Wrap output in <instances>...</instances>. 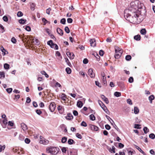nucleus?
<instances>
[{"instance_id": "1", "label": "nucleus", "mask_w": 155, "mask_h": 155, "mask_svg": "<svg viewBox=\"0 0 155 155\" xmlns=\"http://www.w3.org/2000/svg\"><path fill=\"white\" fill-rule=\"evenodd\" d=\"M131 6L128 9V11L130 12V13H125L124 16L127 20L130 22H136L139 16V15L137 12V6L133 3H131Z\"/></svg>"}, {"instance_id": "2", "label": "nucleus", "mask_w": 155, "mask_h": 155, "mask_svg": "<svg viewBox=\"0 0 155 155\" xmlns=\"http://www.w3.org/2000/svg\"><path fill=\"white\" fill-rule=\"evenodd\" d=\"M59 149L56 147H51L47 148L48 153H50L52 155H56L58 153Z\"/></svg>"}, {"instance_id": "3", "label": "nucleus", "mask_w": 155, "mask_h": 155, "mask_svg": "<svg viewBox=\"0 0 155 155\" xmlns=\"http://www.w3.org/2000/svg\"><path fill=\"white\" fill-rule=\"evenodd\" d=\"M115 51L116 54L114 55V57L116 59H119L122 55L123 52V50L117 47L115 48Z\"/></svg>"}, {"instance_id": "4", "label": "nucleus", "mask_w": 155, "mask_h": 155, "mask_svg": "<svg viewBox=\"0 0 155 155\" xmlns=\"http://www.w3.org/2000/svg\"><path fill=\"white\" fill-rule=\"evenodd\" d=\"M48 44L50 45L51 48L54 49L56 50H58V47L57 45L56 44L53 43L52 40H50L47 42Z\"/></svg>"}, {"instance_id": "5", "label": "nucleus", "mask_w": 155, "mask_h": 155, "mask_svg": "<svg viewBox=\"0 0 155 155\" xmlns=\"http://www.w3.org/2000/svg\"><path fill=\"white\" fill-rule=\"evenodd\" d=\"M56 106L54 103H51L49 106V109L51 112H53Z\"/></svg>"}, {"instance_id": "6", "label": "nucleus", "mask_w": 155, "mask_h": 155, "mask_svg": "<svg viewBox=\"0 0 155 155\" xmlns=\"http://www.w3.org/2000/svg\"><path fill=\"white\" fill-rule=\"evenodd\" d=\"M89 126L90 129L93 131H97L98 130V128L95 125L90 124Z\"/></svg>"}, {"instance_id": "7", "label": "nucleus", "mask_w": 155, "mask_h": 155, "mask_svg": "<svg viewBox=\"0 0 155 155\" xmlns=\"http://www.w3.org/2000/svg\"><path fill=\"white\" fill-rule=\"evenodd\" d=\"M88 74L90 75L91 78H94V74L93 73V70L91 68H90L89 69Z\"/></svg>"}, {"instance_id": "8", "label": "nucleus", "mask_w": 155, "mask_h": 155, "mask_svg": "<svg viewBox=\"0 0 155 155\" xmlns=\"http://www.w3.org/2000/svg\"><path fill=\"white\" fill-rule=\"evenodd\" d=\"M66 54L71 59H73L74 58V55L73 53L68 52L66 53Z\"/></svg>"}, {"instance_id": "9", "label": "nucleus", "mask_w": 155, "mask_h": 155, "mask_svg": "<svg viewBox=\"0 0 155 155\" xmlns=\"http://www.w3.org/2000/svg\"><path fill=\"white\" fill-rule=\"evenodd\" d=\"M91 45L92 47H94L96 46V43L95 39H91L90 41Z\"/></svg>"}, {"instance_id": "10", "label": "nucleus", "mask_w": 155, "mask_h": 155, "mask_svg": "<svg viewBox=\"0 0 155 155\" xmlns=\"http://www.w3.org/2000/svg\"><path fill=\"white\" fill-rule=\"evenodd\" d=\"M1 50L3 52L2 54L3 55H5L6 54H8V52L5 49L3 46H2L1 48Z\"/></svg>"}, {"instance_id": "11", "label": "nucleus", "mask_w": 155, "mask_h": 155, "mask_svg": "<svg viewBox=\"0 0 155 155\" xmlns=\"http://www.w3.org/2000/svg\"><path fill=\"white\" fill-rule=\"evenodd\" d=\"M101 98L105 101L107 104L109 103L108 99L106 98L104 95H101Z\"/></svg>"}, {"instance_id": "12", "label": "nucleus", "mask_w": 155, "mask_h": 155, "mask_svg": "<svg viewBox=\"0 0 155 155\" xmlns=\"http://www.w3.org/2000/svg\"><path fill=\"white\" fill-rule=\"evenodd\" d=\"M21 128L24 131L27 129V126L25 123H21Z\"/></svg>"}, {"instance_id": "13", "label": "nucleus", "mask_w": 155, "mask_h": 155, "mask_svg": "<svg viewBox=\"0 0 155 155\" xmlns=\"http://www.w3.org/2000/svg\"><path fill=\"white\" fill-rule=\"evenodd\" d=\"M57 31L58 33L60 35H63V31L59 28H58L57 29Z\"/></svg>"}, {"instance_id": "14", "label": "nucleus", "mask_w": 155, "mask_h": 155, "mask_svg": "<svg viewBox=\"0 0 155 155\" xmlns=\"http://www.w3.org/2000/svg\"><path fill=\"white\" fill-rule=\"evenodd\" d=\"M66 118L68 120H71L73 118V116L72 114H68L66 117Z\"/></svg>"}, {"instance_id": "15", "label": "nucleus", "mask_w": 155, "mask_h": 155, "mask_svg": "<svg viewBox=\"0 0 155 155\" xmlns=\"http://www.w3.org/2000/svg\"><path fill=\"white\" fill-rule=\"evenodd\" d=\"M107 149L109 150V151L111 152L112 153V152L114 153H115V148L114 146H112V148H107Z\"/></svg>"}, {"instance_id": "16", "label": "nucleus", "mask_w": 155, "mask_h": 155, "mask_svg": "<svg viewBox=\"0 0 155 155\" xmlns=\"http://www.w3.org/2000/svg\"><path fill=\"white\" fill-rule=\"evenodd\" d=\"M7 124V120L6 119H4L2 121V125L3 127L5 128L6 125Z\"/></svg>"}, {"instance_id": "17", "label": "nucleus", "mask_w": 155, "mask_h": 155, "mask_svg": "<svg viewBox=\"0 0 155 155\" xmlns=\"http://www.w3.org/2000/svg\"><path fill=\"white\" fill-rule=\"evenodd\" d=\"M148 98L150 103H152V101L154 99L155 97L153 95H151Z\"/></svg>"}, {"instance_id": "18", "label": "nucleus", "mask_w": 155, "mask_h": 155, "mask_svg": "<svg viewBox=\"0 0 155 155\" xmlns=\"http://www.w3.org/2000/svg\"><path fill=\"white\" fill-rule=\"evenodd\" d=\"M139 111V110L138 108L137 107H134V112L135 114H138Z\"/></svg>"}, {"instance_id": "19", "label": "nucleus", "mask_w": 155, "mask_h": 155, "mask_svg": "<svg viewBox=\"0 0 155 155\" xmlns=\"http://www.w3.org/2000/svg\"><path fill=\"white\" fill-rule=\"evenodd\" d=\"M5 73L3 71H0V78H5Z\"/></svg>"}, {"instance_id": "20", "label": "nucleus", "mask_w": 155, "mask_h": 155, "mask_svg": "<svg viewBox=\"0 0 155 155\" xmlns=\"http://www.w3.org/2000/svg\"><path fill=\"white\" fill-rule=\"evenodd\" d=\"M136 148L139 150V151L144 155H146L145 153L139 147L136 146Z\"/></svg>"}, {"instance_id": "21", "label": "nucleus", "mask_w": 155, "mask_h": 155, "mask_svg": "<svg viewBox=\"0 0 155 155\" xmlns=\"http://www.w3.org/2000/svg\"><path fill=\"white\" fill-rule=\"evenodd\" d=\"M60 97L61 99L64 101L66 100V99L67 98L66 95L63 93L61 94V95Z\"/></svg>"}, {"instance_id": "22", "label": "nucleus", "mask_w": 155, "mask_h": 155, "mask_svg": "<svg viewBox=\"0 0 155 155\" xmlns=\"http://www.w3.org/2000/svg\"><path fill=\"white\" fill-rule=\"evenodd\" d=\"M134 39L137 41H139L140 39V36L139 35H135L134 37Z\"/></svg>"}, {"instance_id": "23", "label": "nucleus", "mask_w": 155, "mask_h": 155, "mask_svg": "<svg viewBox=\"0 0 155 155\" xmlns=\"http://www.w3.org/2000/svg\"><path fill=\"white\" fill-rule=\"evenodd\" d=\"M77 106L78 107H81L83 106V103L81 101H78L77 103Z\"/></svg>"}, {"instance_id": "24", "label": "nucleus", "mask_w": 155, "mask_h": 155, "mask_svg": "<svg viewBox=\"0 0 155 155\" xmlns=\"http://www.w3.org/2000/svg\"><path fill=\"white\" fill-rule=\"evenodd\" d=\"M38 41V39H33L31 41L32 43H34L35 44H36L38 45L39 44Z\"/></svg>"}, {"instance_id": "25", "label": "nucleus", "mask_w": 155, "mask_h": 155, "mask_svg": "<svg viewBox=\"0 0 155 155\" xmlns=\"http://www.w3.org/2000/svg\"><path fill=\"white\" fill-rule=\"evenodd\" d=\"M141 34L143 35H145L146 33V31L145 28L142 29L140 31Z\"/></svg>"}, {"instance_id": "26", "label": "nucleus", "mask_w": 155, "mask_h": 155, "mask_svg": "<svg viewBox=\"0 0 155 155\" xmlns=\"http://www.w3.org/2000/svg\"><path fill=\"white\" fill-rule=\"evenodd\" d=\"M74 140L72 139H69L68 140V143L69 145H71L74 143Z\"/></svg>"}, {"instance_id": "27", "label": "nucleus", "mask_w": 155, "mask_h": 155, "mask_svg": "<svg viewBox=\"0 0 155 155\" xmlns=\"http://www.w3.org/2000/svg\"><path fill=\"white\" fill-rule=\"evenodd\" d=\"M35 4L34 3H32L31 4V10L34 11L35 9Z\"/></svg>"}, {"instance_id": "28", "label": "nucleus", "mask_w": 155, "mask_h": 155, "mask_svg": "<svg viewBox=\"0 0 155 155\" xmlns=\"http://www.w3.org/2000/svg\"><path fill=\"white\" fill-rule=\"evenodd\" d=\"M9 65L8 64L5 63L4 65V68L5 69H8L9 68Z\"/></svg>"}, {"instance_id": "29", "label": "nucleus", "mask_w": 155, "mask_h": 155, "mask_svg": "<svg viewBox=\"0 0 155 155\" xmlns=\"http://www.w3.org/2000/svg\"><path fill=\"white\" fill-rule=\"evenodd\" d=\"M114 95L116 97H119L121 96V94L120 92H116L114 93Z\"/></svg>"}, {"instance_id": "30", "label": "nucleus", "mask_w": 155, "mask_h": 155, "mask_svg": "<svg viewBox=\"0 0 155 155\" xmlns=\"http://www.w3.org/2000/svg\"><path fill=\"white\" fill-rule=\"evenodd\" d=\"M26 21V19H21L19 20V22L20 24H24Z\"/></svg>"}, {"instance_id": "31", "label": "nucleus", "mask_w": 155, "mask_h": 155, "mask_svg": "<svg viewBox=\"0 0 155 155\" xmlns=\"http://www.w3.org/2000/svg\"><path fill=\"white\" fill-rule=\"evenodd\" d=\"M67 137H64L62 138L61 142L62 143H65L67 141Z\"/></svg>"}, {"instance_id": "32", "label": "nucleus", "mask_w": 155, "mask_h": 155, "mask_svg": "<svg viewBox=\"0 0 155 155\" xmlns=\"http://www.w3.org/2000/svg\"><path fill=\"white\" fill-rule=\"evenodd\" d=\"M90 120H95V117L93 114H91L90 115Z\"/></svg>"}, {"instance_id": "33", "label": "nucleus", "mask_w": 155, "mask_h": 155, "mask_svg": "<svg viewBox=\"0 0 155 155\" xmlns=\"http://www.w3.org/2000/svg\"><path fill=\"white\" fill-rule=\"evenodd\" d=\"M143 130L145 134H147L149 131V129L147 127H144L143 128Z\"/></svg>"}, {"instance_id": "34", "label": "nucleus", "mask_w": 155, "mask_h": 155, "mask_svg": "<svg viewBox=\"0 0 155 155\" xmlns=\"http://www.w3.org/2000/svg\"><path fill=\"white\" fill-rule=\"evenodd\" d=\"M131 58V57L130 55H128L125 57V59L126 60L129 61L130 60Z\"/></svg>"}, {"instance_id": "35", "label": "nucleus", "mask_w": 155, "mask_h": 155, "mask_svg": "<svg viewBox=\"0 0 155 155\" xmlns=\"http://www.w3.org/2000/svg\"><path fill=\"white\" fill-rule=\"evenodd\" d=\"M66 71L68 74H70L71 72V70L69 68H67L66 69Z\"/></svg>"}, {"instance_id": "36", "label": "nucleus", "mask_w": 155, "mask_h": 155, "mask_svg": "<svg viewBox=\"0 0 155 155\" xmlns=\"http://www.w3.org/2000/svg\"><path fill=\"white\" fill-rule=\"evenodd\" d=\"M149 137L150 138L152 139H154L155 138V135L153 134H150L149 135Z\"/></svg>"}, {"instance_id": "37", "label": "nucleus", "mask_w": 155, "mask_h": 155, "mask_svg": "<svg viewBox=\"0 0 155 155\" xmlns=\"http://www.w3.org/2000/svg\"><path fill=\"white\" fill-rule=\"evenodd\" d=\"M64 30L67 33H69L70 32V30L67 26L65 27L64 28Z\"/></svg>"}, {"instance_id": "38", "label": "nucleus", "mask_w": 155, "mask_h": 155, "mask_svg": "<svg viewBox=\"0 0 155 155\" xmlns=\"http://www.w3.org/2000/svg\"><path fill=\"white\" fill-rule=\"evenodd\" d=\"M81 125L82 126L86 127L87 126L86 123L84 121H83L81 123Z\"/></svg>"}, {"instance_id": "39", "label": "nucleus", "mask_w": 155, "mask_h": 155, "mask_svg": "<svg viewBox=\"0 0 155 155\" xmlns=\"http://www.w3.org/2000/svg\"><path fill=\"white\" fill-rule=\"evenodd\" d=\"M66 22V20L64 18H63L61 20L60 22L63 24H65Z\"/></svg>"}, {"instance_id": "40", "label": "nucleus", "mask_w": 155, "mask_h": 155, "mask_svg": "<svg viewBox=\"0 0 155 155\" xmlns=\"http://www.w3.org/2000/svg\"><path fill=\"white\" fill-rule=\"evenodd\" d=\"M23 15V14L22 13L21 11H19L18 12L17 15L18 17H20L22 16Z\"/></svg>"}, {"instance_id": "41", "label": "nucleus", "mask_w": 155, "mask_h": 155, "mask_svg": "<svg viewBox=\"0 0 155 155\" xmlns=\"http://www.w3.org/2000/svg\"><path fill=\"white\" fill-rule=\"evenodd\" d=\"M5 146L4 145L2 146L0 145V152H2L3 150H4L5 148Z\"/></svg>"}, {"instance_id": "42", "label": "nucleus", "mask_w": 155, "mask_h": 155, "mask_svg": "<svg viewBox=\"0 0 155 155\" xmlns=\"http://www.w3.org/2000/svg\"><path fill=\"white\" fill-rule=\"evenodd\" d=\"M11 41L14 44L16 42V40L14 37H13L12 38Z\"/></svg>"}, {"instance_id": "43", "label": "nucleus", "mask_w": 155, "mask_h": 155, "mask_svg": "<svg viewBox=\"0 0 155 155\" xmlns=\"http://www.w3.org/2000/svg\"><path fill=\"white\" fill-rule=\"evenodd\" d=\"M3 20L5 22H7L8 21V19L7 16H4L3 17Z\"/></svg>"}, {"instance_id": "44", "label": "nucleus", "mask_w": 155, "mask_h": 155, "mask_svg": "<svg viewBox=\"0 0 155 155\" xmlns=\"http://www.w3.org/2000/svg\"><path fill=\"white\" fill-rule=\"evenodd\" d=\"M6 90L8 93H11L12 90V89L11 88H7Z\"/></svg>"}, {"instance_id": "45", "label": "nucleus", "mask_w": 155, "mask_h": 155, "mask_svg": "<svg viewBox=\"0 0 155 155\" xmlns=\"http://www.w3.org/2000/svg\"><path fill=\"white\" fill-rule=\"evenodd\" d=\"M76 136L79 139H81L82 138L81 135V134H79V133L76 134Z\"/></svg>"}, {"instance_id": "46", "label": "nucleus", "mask_w": 155, "mask_h": 155, "mask_svg": "<svg viewBox=\"0 0 155 155\" xmlns=\"http://www.w3.org/2000/svg\"><path fill=\"white\" fill-rule=\"evenodd\" d=\"M133 81L134 79L132 77H130L128 80L129 82L130 83H131L133 82Z\"/></svg>"}, {"instance_id": "47", "label": "nucleus", "mask_w": 155, "mask_h": 155, "mask_svg": "<svg viewBox=\"0 0 155 155\" xmlns=\"http://www.w3.org/2000/svg\"><path fill=\"white\" fill-rule=\"evenodd\" d=\"M58 111H59L62 110H64V108L62 106L59 105L58 107Z\"/></svg>"}, {"instance_id": "48", "label": "nucleus", "mask_w": 155, "mask_h": 155, "mask_svg": "<svg viewBox=\"0 0 155 155\" xmlns=\"http://www.w3.org/2000/svg\"><path fill=\"white\" fill-rule=\"evenodd\" d=\"M14 123L12 121H9L8 122V125L12 127L14 125Z\"/></svg>"}, {"instance_id": "49", "label": "nucleus", "mask_w": 155, "mask_h": 155, "mask_svg": "<svg viewBox=\"0 0 155 155\" xmlns=\"http://www.w3.org/2000/svg\"><path fill=\"white\" fill-rule=\"evenodd\" d=\"M25 143L27 144L29 143L30 142V139H28V138H26L25 139Z\"/></svg>"}, {"instance_id": "50", "label": "nucleus", "mask_w": 155, "mask_h": 155, "mask_svg": "<svg viewBox=\"0 0 155 155\" xmlns=\"http://www.w3.org/2000/svg\"><path fill=\"white\" fill-rule=\"evenodd\" d=\"M127 102L128 104L130 105H132V101L130 99H128L127 100Z\"/></svg>"}, {"instance_id": "51", "label": "nucleus", "mask_w": 155, "mask_h": 155, "mask_svg": "<svg viewBox=\"0 0 155 155\" xmlns=\"http://www.w3.org/2000/svg\"><path fill=\"white\" fill-rule=\"evenodd\" d=\"M88 62V61L87 58H84L83 61V63L84 64H87Z\"/></svg>"}, {"instance_id": "52", "label": "nucleus", "mask_w": 155, "mask_h": 155, "mask_svg": "<svg viewBox=\"0 0 155 155\" xmlns=\"http://www.w3.org/2000/svg\"><path fill=\"white\" fill-rule=\"evenodd\" d=\"M105 128L107 130H109L110 129V127L108 124H106L105 126Z\"/></svg>"}, {"instance_id": "53", "label": "nucleus", "mask_w": 155, "mask_h": 155, "mask_svg": "<svg viewBox=\"0 0 155 155\" xmlns=\"http://www.w3.org/2000/svg\"><path fill=\"white\" fill-rule=\"evenodd\" d=\"M104 54V52L102 50H100L99 52V54L101 56H103Z\"/></svg>"}, {"instance_id": "54", "label": "nucleus", "mask_w": 155, "mask_h": 155, "mask_svg": "<svg viewBox=\"0 0 155 155\" xmlns=\"http://www.w3.org/2000/svg\"><path fill=\"white\" fill-rule=\"evenodd\" d=\"M36 113L38 115H40L41 114L42 112L40 110L37 109L36 110Z\"/></svg>"}, {"instance_id": "55", "label": "nucleus", "mask_w": 155, "mask_h": 155, "mask_svg": "<svg viewBox=\"0 0 155 155\" xmlns=\"http://www.w3.org/2000/svg\"><path fill=\"white\" fill-rule=\"evenodd\" d=\"M67 22L68 23H71L72 22L73 20L71 18H68L67 20Z\"/></svg>"}, {"instance_id": "56", "label": "nucleus", "mask_w": 155, "mask_h": 155, "mask_svg": "<svg viewBox=\"0 0 155 155\" xmlns=\"http://www.w3.org/2000/svg\"><path fill=\"white\" fill-rule=\"evenodd\" d=\"M118 146L120 148H122L124 147V145L121 143H119Z\"/></svg>"}, {"instance_id": "57", "label": "nucleus", "mask_w": 155, "mask_h": 155, "mask_svg": "<svg viewBox=\"0 0 155 155\" xmlns=\"http://www.w3.org/2000/svg\"><path fill=\"white\" fill-rule=\"evenodd\" d=\"M102 109L106 113H107V111H108L107 107L106 106L104 107H102Z\"/></svg>"}, {"instance_id": "58", "label": "nucleus", "mask_w": 155, "mask_h": 155, "mask_svg": "<svg viewBox=\"0 0 155 155\" xmlns=\"http://www.w3.org/2000/svg\"><path fill=\"white\" fill-rule=\"evenodd\" d=\"M19 37L21 38V39H22V40L24 41V39H26V38H25L24 37V36H23V35H19Z\"/></svg>"}, {"instance_id": "59", "label": "nucleus", "mask_w": 155, "mask_h": 155, "mask_svg": "<svg viewBox=\"0 0 155 155\" xmlns=\"http://www.w3.org/2000/svg\"><path fill=\"white\" fill-rule=\"evenodd\" d=\"M25 29L26 31H30L31 30V28L29 26H26Z\"/></svg>"}, {"instance_id": "60", "label": "nucleus", "mask_w": 155, "mask_h": 155, "mask_svg": "<svg viewBox=\"0 0 155 155\" xmlns=\"http://www.w3.org/2000/svg\"><path fill=\"white\" fill-rule=\"evenodd\" d=\"M102 81L104 84H106L107 83V81L106 80V77H102Z\"/></svg>"}, {"instance_id": "61", "label": "nucleus", "mask_w": 155, "mask_h": 155, "mask_svg": "<svg viewBox=\"0 0 155 155\" xmlns=\"http://www.w3.org/2000/svg\"><path fill=\"white\" fill-rule=\"evenodd\" d=\"M31 101V100L29 97L27 98L26 102L28 103H30Z\"/></svg>"}, {"instance_id": "62", "label": "nucleus", "mask_w": 155, "mask_h": 155, "mask_svg": "<svg viewBox=\"0 0 155 155\" xmlns=\"http://www.w3.org/2000/svg\"><path fill=\"white\" fill-rule=\"evenodd\" d=\"M61 150L63 153H65L66 151V148L65 147H63L61 149Z\"/></svg>"}, {"instance_id": "63", "label": "nucleus", "mask_w": 155, "mask_h": 155, "mask_svg": "<svg viewBox=\"0 0 155 155\" xmlns=\"http://www.w3.org/2000/svg\"><path fill=\"white\" fill-rule=\"evenodd\" d=\"M42 21L44 23V25H45L48 22V21L44 18H42Z\"/></svg>"}, {"instance_id": "64", "label": "nucleus", "mask_w": 155, "mask_h": 155, "mask_svg": "<svg viewBox=\"0 0 155 155\" xmlns=\"http://www.w3.org/2000/svg\"><path fill=\"white\" fill-rule=\"evenodd\" d=\"M73 114L75 116H77L78 114V112L76 110H74L73 111Z\"/></svg>"}]
</instances>
